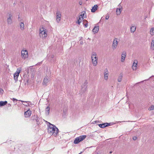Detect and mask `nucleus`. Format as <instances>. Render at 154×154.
<instances>
[{"instance_id": "obj_1", "label": "nucleus", "mask_w": 154, "mask_h": 154, "mask_svg": "<svg viewBox=\"0 0 154 154\" xmlns=\"http://www.w3.org/2000/svg\"><path fill=\"white\" fill-rule=\"evenodd\" d=\"M49 125L48 129V132L50 134H52L54 136L57 135L58 132V129L54 125L52 124L50 122H48Z\"/></svg>"}, {"instance_id": "obj_2", "label": "nucleus", "mask_w": 154, "mask_h": 154, "mask_svg": "<svg viewBox=\"0 0 154 154\" xmlns=\"http://www.w3.org/2000/svg\"><path fill=\"white\" fill-rule=\"evenodd\" d=\"M45 29L42 27L39 30V35L40 37L43 38H45L47 35V32Z\"/></svg>"}, {"instance_id": "obj_3", "label": "nucleus", "mask_w": 154, "mask_h": 154, "mask_svg": "<svg viewBox=\"0 0 154 154\" xmlns=\"http://www.w3.org/2000/svg\"><path fill=\"white\" fill-rule=\"evenodd\" d=\"M22 57L24 59L28 57V52L26 50H22L21 52Z\"/></svg>"}, {"instance_id": "obj_4", "label": "nucleus", "mask_w": 154, "mask_h": 154, "mask_svg": "<svg viewBox=\"0 0 154 154\" xmlns=\"http://www.w3.org/2000/svg\"><path fill=\"white\" fill-rule=\"evenodd\" d=\"M96 54V53L95 52H94L93 53V54H92L91 57L92 63L93 64V65L94 66H96L97 64V60H95V59H94V56Z\"/></svg>"}, {"instance_id": "obj_5", "label": "nucleus", "mask_w": 154, "mask_h": 154, "mask_svg": "<svg viewBox=\"0 0 154 154\" xmlns=\"http://www.w3.org/2000/svg\"><path fill=\"white\" fill-rule=\"evenodd\" d=\"M20 71V69H17L16 72L14 74V79L15 81L17 80L18 77L19 75Z\"/></svg>"}, {"instance_id": "obj_6", "label": "nucleus", "mask_w": 154, "mask_h": 154, "mask_svg": "<svg viewBox=\"0 0 154 154\" xmlns=\"http://www.w3.org/2000/svg\"><path fill=\"white\" fill-rule=\"evenodd\" d=\"M61 14L60 11H57V13L56 21L57 23H59L60 20Z\"/></svg>"}, {"instance_id": "obj_7", "label": "nucleus", "mask_w": 154, "mask_h": 154, "mask_svg": "<svg viewBox=\"0 0 154 154\" xmlns=\"http://www.w3.org/2000/svg\"><path fill=\"white\" fill-rule=\"evenodd\" d=\"M118 45V41L117 39V38H114V39L113 40L112 45V47L113 48L115 49H116L117 46Z\"/></svg>"}, {"instance_id": "obj_8", "label": "nucleus", "mask_w": 154, "mask_h": 154, "mask_svg": "<svg viewBox=\"0 0 154 154\" xmlns=\"http://www.w3.org/2000/svg\"><path fill=\"white\" fill-rule=\"evenodd\" d=\"M32 112L29 109L25 112L24 113V116L26 117H29L31 116Z\"/></svg>"}, {"instance_id": "obj_9", "label": "nucleus", "mask_w": 154, "mask_h": 154, "mask_svg": "<svg viewBox=\"0 0 154 154\" xmlns=\"http://www.w3.org/2000/svg\"><path fill=\"white\" fill-rule=\"evenodd\" d=\"M104 79L106 80H107L108 79V76L109 75V72L108 69L107 68H106L104 73Z\"/></svg>"}, {"instance_id": "obj_10", "label": "nucleus", "mask_w": 154, "mask_h": 154, "mask_svg": "<svg viewBox=\"0 0 154 154\" xmlns=\"http://www.w3.org/2000/svg\"><path fill=\"white\" fill-rule=\"evenodd\" d=\"M137 62H138L137 60H135L134 61L132 66V69L134 70H136L137 69Z\"/></svg>"}, {"instance_id": "obj_11", "label": "nucleus", "mask_w": 154, "mask_h": 154, "mask_svg": "<svg viewBox=\"0 0 154 154\" xmlns=\"http://www.w3.org/2000/svg\"><path fill=\"white\" fill-rule=\"evenodd\" d=\"M49 81V79L48 77L47 76H45L44 79L43 85H45L46 86L47 85V84Z\"/></svg>"}, {"instance_id": "obj_12", "label": "nucleus", "mask_w": 154, "mask_h": 154, "mask_svg": "<svg viewBox=\"0 0 154 154\" xmlns=\"http://www.w3.org/2000/svg\"><path fill=\"white\" fill-rule=\"evenodd\" d=\"M98 5H95L91 9V11L92 12H94L97 9Z\"/></svg>"}, {"instance_id": "obj_13", "label": "nucleus", "mask_w": 154, "mask_h": 154, "mask_svg": "<svg viewBox=\"0 0 154 154\" xmlns=\"http://www.w3.org/2000/svg\"><path fill=\"white\" fill-rule=\"evenodd\" d=\"M126 57V53L124 52L122 54L121 61L122 62H123L124 61Z\"/></svg>"}, {"instance_id": "obj_14", "label": "nucleus", "mask_w": 154, "mask_h": 154, "mask_svg": "<svg viewBox=\"0 0 154 154\" xmlns=\"http://www.w3.org/2000/svg\"><path fill=\"white\" fill-rule=\"evenodd\" d=\"M50 110V107L49 106H48L45 109V114L47 115H48L49 113Z\"/></svg>"}, {"instance_id": "obj_15", "label": "nucleus", "mask_w": 154, "mask_h": 154, "mask_svg": "<svg viewBox=\"0 0 154 154\" xmlns=\"http://www.w3.org/2000/svg\"><path fill=\"white\" fill-rule=\"evenodd\" d=\"M99 29V26H95L94 28L93 31L94 32L97 33Z\"/></svg>"}, {"instance_id": "obj_16", "label": "nucleus", "mask_w": 154, "mask_h": 154, "mask_svg": "<svg viewBox=\"0 0 154 154\" xmlns=\"http://www.w3.org/2000/svg\"><path fill=\"white\" fill-rule=\"evenodd\" d=\"M20 27L21 29L22 30L24 29V23L21 22L20 24Z\"/></svg>"}, {"instance_id": "obj_17", "label": "nucleus", "mask_w": 154, "mask_h": 154, "mask_svg": "<svg viewBox=\"0 0 154 154\" xmlns=\"http://www.w3.org/2000/svg\"><path fill=\"white\" fill-rule=\"evenodd\" d=\"M136 27L134 26H132L131 28V32L134 33L136 30Z\"/></svg>"}, {"instance_id": "obj_18", "label": "nucleus", "mask_w": 154, "mask_h": 154, "mask_svg": "<svg viewBox=\"0 0 154 154\" xmlns=\"http://www.w3.org/2000/svg\"><path fill=\"white\" fill-rule=\"evenodd\" d=\"M123 77V74L121 73L119 75V76L118 79V81L119 82H120L122 80V78Z\"/></svg>"}, {"instance_id": "obj_19", "label": "nucleus", "mask_w": 154, "mask_h": 154, "mask_svg": "<svg viewBox=\"0 0 154 154\" xmlns=\"http://www.w3.org/2000/svg\"><path fill=\"white\" fill-rule=\"evenodd\" d=\"M86 137V136L85 135H82L78 137L80 142L83 140Z\"/></svg>"}, {"instance_id": "obj_20", "label": "nucleus", "mask_w": 154, "mask_h": 154, "mask_svg": "<svg viewBox=\"0 0 154 154\" xmlns=\"http://www.w3.org/2000/svg\"><path fill=\"white\" fill-rule=\"evenodd\" d=\"M7 103V101H0V107L5 106Z\"/></svg>"}, {"instance_id": "obj_21", "label": "nucleus", "mask_w": 154, "mask_h": 154, "mask_svg": "<svg viewBox=\"0 0 154 154\" xmlns=\"http://www.w3.org/2000/svg\"><path fill=\"white\" fill-rule=\"evenodd\" d=\"M80 142L78 137H77L74 141V143L75 144H78Z\"/></svg>"}, {"instance_id": "obj_22", "label": "nucleus", "mask_w": 154, "mask_h": 154, "mask_svg": "<svg viewBox=\"0 0 154 154\" xmlns=\"http://www.w3.org/2000/svg\"><path fill=\"white\" fill-rule=\"evenodd\" d=\"M83 24L85 27H88V21L86 20H84L83 21Z\"/></svg>"}, {"instance_id": "obj_23", "label": "nucleus", "mask_w": 154, "mask_h": 154, "mask_svg": "<svg viewBox=\"0 0 154 154\" xmlns=\"http://www.w3.org/2000/svg\"><path fill=\"white\" fill-rule=\"evenodd\" d=\"M122 9V8H118L117 9L116 11V13L117 15H119L121 13V9Z\"/></svg>"}, {"instance_id": "obj_24", "label": "nucleus", "mask_w": 154, "mask_h": 154, "mask_svg": "<svg viewBox=\"0 0 154 154\" xmlns=\"http://www.w3.org/2000/svg\"><path fill=\"white\" fill-rule=\"evenodd\" d=\"M29 69H30V73H31V74H33L34 73V71H35V69L34 68H32V66H30L29 67Z\"/></svg>"}, {"instance_id": "obj_25", "label": "nucleus", "mask_w": 154, "mask_h": 154, "mask_svg": "<svg viewBox=\"0 0 154 154\" xmlns=\"http://www.w3.org/2000/svg\"><path fill=\"white\" fill-rule=\"evenodd\" d=\"M150 33L152 35H154V28H152L150 30Z\"/></svg>"}, {"instance_id": "obj_26", "label": "nucleus", "mask_w": 154, "mask_h": 154, "mask_svg": "<svg viewBox=\"0 0 154 154\" xmlns=\"http://www.w3.org/2000/svg\"><path fill=\"white\" fill-rule=\"evenodd\" d=\"M151 48L152 50H154V40H152L151 43Z\"/></svg>"}, {"instance_id": "obj_27", "label": "nucleus", "mask_w": 154, "mask_h": 154, "mask_svg": "<svg viewBox=\"0 0 154 154\" xmlns=\"http://www.w3.org/2000/svg\"><path fill=\"white\" fill-rule=\"evenodd\" d=\"M78 19V22H77L78 23V24L79 25H80V23H81L82 20H83V18H80L79 17Z\"/></svg>"}, {"instance_id": "obj_28", "label": "nucleus", "mask_w": 154, "mask_h": 154, "mask_svg": "<svg viewBox=\"0 0 154 154\" xmlns=\"http://www.w3.org/2000/svg\"><path fill=\"white\" fill-rule=\"evenodd\" d=\"M105 123H103V124H99L98 125H99V126L100 128H104L105 127Z\"/></svg>"}, {"instance_id": "obj_29", "label": "nucleus", "mask_w": 154, "mask_h": 154, "mask_svg": "<svg viewBox=\"0 0 154 154\" xmlns=\"http://www.w3.org/2000/svg\"><path fill=\"white\" fill-rule=\"evenodd\" d=\"M7 22L8 24H11L12 23V19H7Z\"/></svg>"}, {"instance_id": "obj_30", "label": "nucleus", "mask_w": 154, "mask_h": 154, "mask_svg": "<svg viewBox=\"0 0 154 154\" xmlns=\"http://www.w3.org/2000/svg\"><path fill=\"white\" fill-rule=\"evenodd\" d=\"M81 90L83 92H85L87 90V86H86L85 87H82Z\"/></svg>"}, {"instance_id": "obj_31", "label": "nucleus", "mask_w": 154, "mask_h": 154, "mask_svg": "<svg viewBox=\"0 0 154 154\" xmlns=\"http://www.w3.org/2000/svg\"><path fill=\"white\" fill-rule=\"evenodd\" d=\"M154 109V106L152 105L151 106V107H149V109L148 110H153Z\"/></svg>"}, {"instance_id": "obj_32", "label": "nucleus", "mask_w": 154, "mask_h": 154, "mask_svg": "<svg viewBox=\"0 0 154 154\" xmlns=\"http://www.w3.org/2000/svg\"><path fill=\"white\" fill-rule=\"evenodd\" d=\"M105 127H106L110 125V123H105Z\"/></svg>"}, {"instance_id": "obj_33", "label": "nucleus", "mask_w": 154, "mask_h": 154, "mask_svg": "<svg viewBox=\"0 0 154 154\" xmlns=\"http://www.w3.org/2000/svg\"><path fill=\"white\" fill-rule=\"evenodd\" d=\"M81 13H82V17H83H83H85V11H83V12H82Z\"/></svg>"}, {"instance_id": "obj_34", "label": "nucleus", "mask_w": 154, "mask_h": 154, "mask_svg": "<svg viewBox=\"0 0 154 154\" xmlns=\"http://www.w3.org/2000/svg\"><path fill=\"white\" fill-rule=\"evenodd\" d=\"M26 72L27 73H29V72H30L29 67L27 69Z\"/></svg>"}, {"instance_id": "obj_35", "label": "nucleus", "mask_w": 154, "mask_h": 154, "mask_svg": "<svg viewBox=\"0 0 154 154\" xmlns=\"http://www.w3.org/2000/svg\"><path fill=\"white\" fill-rule=\"evenodd\" d=\"M88 83V82H86V81H85L84 83V85H83V86H84V87H85L86 86H86V85H87V84Z\"/></svg>"}, {"instance_id": "obj_36", "label": "nucleus", "mask_w": 154, "mask_h": 154, "mask_svg": "<svg viewBox=\"0 0 154 154\" xmlns=\"http://www.w3.org/2000/svg\"><path fill=\"white\" fill-rule=\"evenodd\" d=\"M109 17V16L108 15H106V20H108Z\"/></svg>"}, {"instance_id": "obj_37", "label": "nucleus", "mask_w": 154, "mask_h": 154, "mask_svg": "<svg viewBox=\"0 0 154 154\" xmlns=\"http://www.w3.org/2000/svg\"><path fill=\"white\" fill-rule=\"evenodd\" d=\"M97 54H96V55L94 56V59L95 60H97V57H96Z\"/></svg>"}, {"instance_id": "obj_38", "label": "nucleus", "mask_w": 154, "mask_h": 154, "mask_svg": "<svg viewBox=\"0 0 154 154\" xmlns=\"http://www.w3.org/2000/svg\"><path fill=\"white\" fill-rule=\"evenodd\" d=\"M137 138V137H133V140H136Z\"/></svg>"}, {"instance_id": "obj_39", "label": "nucleus", "mask_w": 154, "mask_h": 154, "mask_svg": "<svg viewBox=\"0 0 154 154\" xmlns=\"http://www.w3.org/2000/svg\"><path fill=\"white\" fill-rule=\"evenodd\" d=\"M81 13V14L79 16V17L83 18V17H82V13Z\"/></svg>"}, {"instance_id": "obj_40", "label": "nucleus", "mask_w": 154, "mask_h": 154, "mask_svg": "<svg viewBox=\"0 0 154 154\" xmlns=\"http://www.w3.org/2000/svg\"><path fill=\"white\" fill-rule=\"evenodd\" d=\"M18 20L19 21H20L21 20V19L20 18V17H19V16L18 17Z\"/></svg>"}, {"instance_id": "obj_41", "label": "nucleus", "mask_w": 154, "mask_h": 154, "mask_svg": "<svg viewBox=\"0 0 154 154\" xmlns=\"http://www.w3.org/2000/svg\"><path fill=\"white\" fill-rule=\"evenodd\" d=\"M3 92V90L2 89H0V93H2Z\"/></svg>"}, {"instance_id": "obj_42", "label": "nucleus", "mask_w": 154, "mask_h": 154, "mask_svg": "<svg viewBox=\"0 0 154 154\" xmlns=\"http://www.w3.org/2000/svg\"><path fill=\"white\" fill-rule=\"evenodd\" d=\"M12 15L11 14H9V17H12Z\"/></svg>"}, {"instance_id": "obj_43", "label": "nucleus", "mask_w": 154, "mask_h": 154, "mask_svg": "<svg viewBox=\"0 0 154 154\" xmlns=\"http://www.w3.org/2000/svg\"><path fill=\"white\" fill-rule=\"evenodd\" d=\"M13 101H14L15 100H16V101H17V100L16 99L13 98Z\"/></svg>"}, {"instance_id": "obj_44", "label": "nucleus", "mask_w": 154, "mask_h": 154, "mask_svg": "<svg viewBox=\"0 0 154 154\" xmlns=\"http://www.w3.org/2000/svg\"><path fill=\"white\" fill-rule=\"evenodd\" d=\"M79 4L80 5H81L82 4V2H79Z\"/></svg>"}, {"instance_id": "obj_45", "label": "nucleus", "mask_w": 154, "mask_h": 154, "mask_svg": "<svg viewBox=\"0 0 154 154\" xmlns=\"http://www.w3.org/2000/svg\"><path fill=\"white\" fill-rule=\"evenodd\" d=\"M19 101H20L22 102H27L21 100H20Z\"/></svg>"}, {"instance_id": "obj_46", "label": "nucleus", "mask_w": 154, "mask_h": 154, "mask_svg": "<svg viewBox=\"0 0 154 154\" xmlns=\"http://www.w3.org/2000/svg\"><path fill=\"white\" fill-rule=\"evenodd\" d=\"M11 19V17H9L8 18V19Z\"/></svg>"}, {"instance_id": "obj_47", "label": "nucleus", "mask_w": 154, "mask_h": 154, "mask_svg": "<svg viewBox=\"0 0 154 154\" xmlns=\"http://www.w3.org/2000/svg\"><path fill=\"white\" fill-rule=\"evenodd\" d=\"M8 106H11V104H8Z\"/></svg>"}, {"instance_id": "obj_48", "label": "nucleus", "mask_w": 154, "mask_h": 154, "mask_svg": "<svg viewBox=\"0 0 154 154\" xmlns=\"http://www.w3.org/2000/svg\"><path fill=\"white\" fill-rule=\"evenodd\" d=\"M112 151H110V152H109V153H112Z\"/></svg>"}, {"instance_id": "obj_49", "label": "nucleus", "mask_w": 154, "mask_h": 154, "mask_svg": "<svg viewBox=\"0 0 154 154\" xmlns=\"http://www.w3.org/2000/svg\"><path fill=\"white\" fill-rule=\"evenodd\" d=\"M54 57V55H52L51 57L53 58Z\"/></svg>"}, {"instance_id": "obj_50", "label": "nucleus", "mask_w": 154, "mask_h": 154, "mask_svg": "<svg viewBox=\"0 0 154 154\" xmlns=\"http://www.w3.org/2000/svg\"><path fill=\"white\" fill-rule=\"evenodd\" d=\"M152 76H154H154H153H153H151V77H150V78L151 77H152Z\"/></svg>"}, {"instance_id": "obj_51", "label": "nucleus", "mask_w": 154, "mask_h": 154, "mask_svg": "<svg viewBox=\"0 0 154 154\" xmlns=\"http://www.w3.org/2000/svg\"><path fill=\"white\" fill-rule=\"evenodd\" d=\"M82 152H81L80 153H79V154H81V153Z\"/></svg>"}, {"instance_id": "obj_52", "label": "nucleus", "mask_w": 154, "mask_h": 154, "mask_svg": "<svg viewBox=\"0 0 154 154\" xmlns=\"http://www.w3.org/2000/svg\"><path fill=\"white\" fill-rule=\"evenodd\" d=\"M82 42H81V44H82Z\"/></svg>"}, {"instance_id": "obj_53", "label": "nucleus", "mask_w": 154, "mask_h": 154, "mask_svg": "<svg viewBox=\"0 0 154 154\" xmlns=\"http://www.w3.org/2000/svg\"><path fill=\"white\" fill-rule=\"evenodd\" d=\"M120 5V4H119L118 6H119Z\"/></svg>"}, {"instance_id": "obj_54", "label": "nucleus", "mask_w": 154, "mask_h": 154, "mask_svg": "<svg viewBox=\"0 0 154 154\" xmlns=\"http://www.w3.org/2000/svg\"><path fill=\"white\" fill-rule=\"evenodd\" d=\"M86 1H88V0H86Z\"/></svg>"}]
</instances>
